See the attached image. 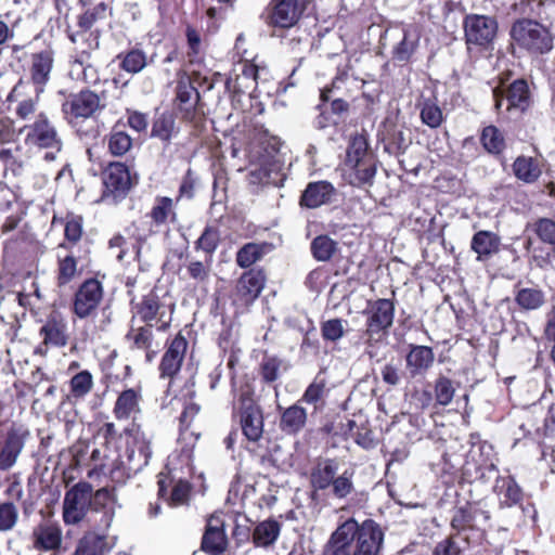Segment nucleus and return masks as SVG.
I'll use <instances>...</instances> for the list:
<instances>
[{"label": "nucleus", "instance_id": "nucleus-1", "mask_svg": "<svg viewBox=\"0 0 555 555\" xmlns=\"http://www.w3.org/2000/svg\"><path fill=\"white\" fill-rule=\"evenodd\" d=\"M385 531L374 519L343 521L331 533L322 555H383Z\"/></svg>", "mask_w": 555, "mask_h": 555}, {"label": "nucleus", "instance_id": "nucleus-2", "mask_svg": "<svg viewBox=\"0 0 555 555\" xmlns=\"http://www.w3.org/2000/svg\"><path fill=\"white\" fill-rule=\"evenodd\" d=\"M126 448L112 463H102L101 468L108 470L113 479L130 477L141 472L152 456L151 439L140 429L132 426L125 429Z\"/></svg>", "mask_w": 555, "mask_h": 555}, {"label": "nucleus", "instance_id": "nucleus-3", "mask_svg": "<svg viewBox=\"0 0 555 555\" xmlns=\"http://www.w3.org/2000/svg\"><path fill=\"white\" fill-rule=\"evenodd\" d=\"M513 42L532 55L548 53L554 48L555 35L550 27L528 18L516 21L511 28Z\"/></svg>", "mask_w": 555, "mask_h": 555}, {"label": "nucleus", "instance_id": "nucleus-4", "mask_svg": "<svg viewBox=\"0 0 555 555\" xmlns=\"http://www.w3.org/2000/svg\"><path fill=\"white\" fill-rule=\"evenodd\" d=\"M25 141L27 144L38 149L48 150L44 159L48 162L55 160L57 154L62 151L63 141L55 126L49 120L46 114L37 115L36 120L25 126Z\"/></svg>", "mask_w": 555, "mask_h": 555}, {"label": "nucleus", "instance_id": "nucleus-5", "mask_svg": "<svg viewBox=\"0 0 555 555\" xmlns=\"http://www.w3.org/2000/svg\"><path fill=\"white\" fill-rule=\"evenodd\" d=\"M92 492V486L85 481L66 491L63 500V520L66 525H77L86 517Z\"/></svg>", "mask_w": 555, "mask_h": 555}, {"label": "nucleus", "instance_id": "nucleus-6", "mask_svg": "<svg viewBox=\"0 0 555 555\" xmlns=\"http://www.w3.org/2000/svg\"><path fill=\"white\" fill-rule=\"evenodd\" d=\"M105 107L103 100L95 92L83 89L69 94L62 104V112L66 119H87L93 117Z\"/></svg>", "mask_w": 555, "mask_h": 555}, {"label": "nucleus", "instance_id": "nucleus-7", "mask_svg": "<svg viewBox=\"0 0 555 555\" xmlns=\"http://www.w3.org/2000/svg\"><path fill=\"white\" fill-rule=\"evenodd\" d=\"M104 295L103 286L96 279L86 280L76 291L73 299V312L79 319L96 315Z\"/></svg>", "mask_w": 555, "mask_h": 555}, {"label": "nucleus", "instance_id": "nucleus-8", "mask_svg": "<svg viewBox=\"0 0 555 555\" xmlns=\"http://www.w3.org/2000/svg\"><path fill=\"white\" fill-rule=\"evenodd\" d=\"M393 318L395 306L389 299H378L370 307L365 332L367 347H371L374 340L387 333L393 323Z\"/></svg>", "mask_w": 555, "mask_h": 555}, {"label": "nucleus", "instance_id": "nucleus-9", "mask_svg": "<svg viewBox=\"0 0 555 555\" xmlns=\"http://www.w3.org/2000/svg\"><path fill=\"white\" fill-rule=\"evenodd\" d=\"M87 48L77 50L70 64L69 75L77 80L88 85H96L100 81L99 72L91 64V54L99 48V33L91 34L86 39Z\"/></svg>", "mask_w": 555, "mask_h": 555}, {"label": "nucleus", "instance_id": "nucleus-10", "mask_svg": "<svg viewBox=\"0 0 555 555\" xmlns=\"http://www.w3.org/2000/svg\"><path fill=\"white\" fill-rule=\"evenodd\" d=\"M464 30L468 46L487 47L496 35L498 23L491 16L470 14L464 20Z\"/></svg>", "mask_w": 555, "mask_h": 555}, {"label": "nucleus", "instance_id": "nucleus-11", "mask_svg": "<svg viewBox=\"0 0 555 555\" xmlns=\"http://www.w3.org/2000/svg\"><path fill=\"white\" fill-rule=\"evenodd\" d=\"M54 50L51 47L34 52L29 56L28 73L37 94L43 92L49 82L54 64Z\"/></svg>", "mask_w": 555, "mask_h": 555}, {"label": "nucleus", "instance_id": "nucleus-12", "mask_svg": "<svg viewBox=\"0 0 555 555\" xmlns=\"http://www.w3.org/2000/svg\"><path fill=\"white\" fill-rule=\"evenodd\" d=\"M241 426L243 434L250 441H258L263 433L262 413L248 392L241 396Z\"/></svg>", "mask_w": 555, "mask_h": 555}, {"label": "nucleus", "instance_id": "nucleus-13", "mask_svg": "<svg viewBox=\"0 0 555 555\" xmlns=\"http://www.w3.org/2000/svg\"><path fill=\"white\" fill-rule=\"evenodd\" d=\"M104 195L113 196L114 201L122 198L131 186V178L128 168L121 163H112L103 172Z\"/></svg>", "mask_w": 555, "mask_h": 555}, {"label": "nucleus", "instance_id": "nucleus-14", "mask_svg": "<svg viewBox=\"0 0 555 555\" xmlns=\"http://www.w3.org/2000/svg\"><path fill=\"white\" fill-rule=\"evenodd\" d=\"M495 108L500 112L503 106L506 111L519 108L521 111L528 104V86L522 79L515 80L506 90L493 89Z\"/></svg>", "mask_w": 555, "mask_h": 555}, {"label": "nucleus", "instance_id": "nucleus-15", "mask_svg": "<svg viewBox=\"0 0 555 555\" xmlns=\"http://www.w3.org/2000/svg\"><path fill=\"white\" fill-rule=\"evenodd\" d=\"M490 519V513L477 504H465L453 511L451 527L456 532H463L479 527Z\"/></svg>", "mask_w": 555, "mask_h": 555}, {"label": "nucleus", "instance_id": "nucleus-16", "mask_svg": "<svg viewBox=\"0 0 555 555\" xmlns=\"http://www.w3.org/2000/svg\"><path fill=\"white\" fill-rule=\"evenodd\" d=\"M337 197L335 186L325 180L310 182L300 196V205L307 208H318L333 203Z\"/></svg>", "mask_w": 555, "mask_h": 555}, {"label": "nucleus", "instance_id": "nucleus-17", "mask_svg": "<svg viewBox=\"0 0 555 555\" xmlns=\"http://www.w3.org/2000/svg\"><path fill=\"white\" fill-rule=\"evenodd\" d=\"M33 546L37 551L54 552L60 550L63 541V531L60 525L42 522L34 528Z\"/></svg>", "mask_w": 555, "mask_h": 555}, {"label": "nucleus", "instance_id": "nucleus-18", "mask_svg": "<svg viewBox=\"0 0 555 555\" xmlns=\"http://www.w3.org/2000/svg\"><path fill=\"white\" fill-rule=\"evenodd\" d=\"M111 15L112 8L105 2L96 3L95 5L87 9L77 18V25L80 28L81 33L78 31L76 34H70L68 36L70 41L76 43L77 37L82 36V33L85 34L89 30H92L90 35H95L96 31L100 34V31L96 29V26L100 23L106 21Z\"/></svg>", "mask_w": 555, "mask_h": 555}, {"label": "nucleus", "instance_id": "nucleus-19", "mask_svg": "<svg viewBox=\"0 0 555 555\" xmlns=\"http://www.w3.org/2000/svg\"><path fill=\"white\" fill-rule=\"evenodd\" d=\"M186 348L188 340L182 335L171 340L159 365L162 377H172L180 371Z\"/></svg>", "mask_w": 555, "mask_h": 555}, {"label": "nucleus", "instance_id": "nucleus-20", "mask_svg": "<svg viewBox=\"0 0 555 555\" xmlns=\"http://www.w3.org/2000/svg\"><path fill=\"white\" fill-rule=\"evenodd\" d=\"M493 491L498 496L500 508L519 506L525 511L522 506L524 492L513 477H498L494 482Z\"/></svg>", "mask_w": 555, "mask_h": 555}, {"label": "nucleus", "instance_id": "nucleus-21", "mask_svg": "<svg viewBox=\"0 0 555 555\" xmlns=\"http://www.w3.org/2000/svg\"><path fill=\"white\" fill-rule=\"evenodd\" d=\"M141 392L129 388L119 393L114 404L113 414L118 421L134 420L140 413Z\"/></svg>", "mask_w": 555, "mask_h": 555}, {"label": "nucleus", "instance_id": "nucleus-22", "mask_svg": "<svg viewBox=\"0 0 555 555\" xmlns=\"http://www.w3.org/2000/svg\"><path fill=\"white\" fill-rule=\"evenodd\" d=\"M227 547V537L219 518L208 519L206 531L202 539V548L210 555H220Z\"/></svg>", "mask_w": 555, "mask_h": 555}, {"label": "nucleus", "instance_id": "nucleus-23", "mask_svg": "<svg viewBox=\"0 0 555 555\" xmlns=\"http://www.w3.org/2000/svg\"><path fill=\"white\" fill-rule=\"evenodd\" d=\"M501 238L498 234L481 230L473 235L470 248L477 254V260H489L500 251Z\"/></svg>", "mask_w": 555, "mask_h": 555}, {"label": "nucleus", "instance_id": "nucleus-24", "mask_svg": "<svg viewBox=\"0 0 555 555\" xmlns=\"http://www.w3.org/2000/svg\"><path fill=\"white\" fill-rule=\"evenodd\" d=\"M300 14L298 0H280L273 8L270 23L278 27L288 28L298 21Z\"/></svg>", "mask_w": 555, "mask_h": 555}, {"label": "nucleus", "instance_id": "nucleus-25", "mask_svg": "<svg viewBox=\"0 0 555 555\" xmlns=\"http://www.w3.org/2000/svg\"><path fill=\"white\" fill-rule=\"evenodd\" d=\"M40 335L46 345L64 347L67 344V323L62 318L51 317L40 328Z\"/></svg>", "mask_w": 555, "mask_h": 555}, {"label": "nucleus", "instance_id": "nucleus-26", "mask_svg": "<svg viewBox=\"0 0 555 555\" xmlns=\"http://www.w3.org/2000/svg\"><path fill=\"white\" fill-rule=\"evenodd\" d=\"M376 159L362 160L348 165L350 172L348 173V181L351 185L357 188L372 186L376 176Z\"/></svg>", "mask_w": 555, "mask_h": 555}, {"label": "nucleus", "instance_id": "nucleus-27", "mask_svg": "<svg viewBox=\"0 0 555 555\" xmlns=\"http://www.w3.org/2000/svg\"><path fill=\"white\" fill-rule=\"evenodd\" d=\"M199 100L197 89L191 83L188 76H183L178 80L176 89V101L179 109L184 112V117H189L195 108Z\"/></svg>", "mask_w": 555, "mask_h": 555}, {"label": "nucleus", "instance_id": "nucleus-28", "mask_svg": "<svg viewBox=\"0 0 555 555\" xmlns=\"http://www.w3.org/2000/svg\"><path fill=\"white\" fill-rule=\"evenodd\" d=\"M435 354L426 346H413L406 354V369L412 376L426 372L434 363Z\"/></svg>", "mask_w": 555, "mask_h": 555}, {"label": "nucleus", "instance_id": "nucleus-29", "mask_svg": "<svg viewBox=\"0 0 555 555\" xmlns=\"http://www.w3.org/2000/svg\"><path fill=\"white\" fill-rule=\"evenodd\" d=\"M266 278L262 271L259 270H249L240 278L237 283V292L245 299V301H250L256 299L263 286H264Z\"/></svg>", "mask_w": 555, "mask_h": 555}, {"label": "nucleus", "instance_id": "nucleus-30", "mask_svg": "<svg viewBox=\"0 0 555 555\" xmlns=\"http://www.w3.org/2000/svg\"><path fill=\"white\" fill-rule=\"evenodd\" d=\"M126 339L129 341L131 348L145 351L147 362L154 359L155 351L152 350L153 330L151 324L139 327L132 326L126 335Z\"/></svg>", "mask_w": 555, "mask_h": 555}, {"label": "nucleus", "instance_id": "nucleus-31", "mask_svg": "<svg viewBox=\"0 0 555 555\" xmlns=\"http://www.w3.org/2000/svg\"><path fill=\"white\" fill-rule=\"evenodd\" d=\"M281 165L270 158H266L262 163L250 170L249 181L253 184H274L276 185L282 179L280 178Z\"/></svg>", "mask_w": 555, "mask_h": 555}, {"label": "nucleus", "instance_id": "nucleus-32", "mask_svg": "<svg viewBox=\"0 0 555 555\" xmlns=\"http://www.w3.org/2000/svg\"><path fill=\"white\" fill-rule=\"evenodd\" d=\"M307 412L299 404H293L281 413L280 428L282 431L293 435L299 433L306 425Z\"/></svg>", "mask_w": 555, "mask_h": 555}, {"label": "nucleus", "instance_id": "nucleus-33", "mask_svg": "<svg viewBox=\"0 0 555 555\" xmlns=\"http://www.w3.org/2000/svg\"><path fill=\"white\" fill-rule=\"evenodd\" d=\"M22 449L23 442L21 438L14 433L8 434L5 439L2 442L0 441V469L7 470L11 468L15 464Z\"/></svg>", "mask_w": 555, "mask_h": 555}, {"label": "nucleus", "instance_id": "nucleus-34", "mask_svg": "<svg viewBox=\"0 0 555 555\" xmlns=\"http://www.w3.org/2000/svg\"><path fill=\"white\" fill-rule=\"evenodd\" d=\"M160 308L158 296L151 291L149 294L144 295L139 302L133 305L134 315L132 321L134 322L138 318L142 322L150 324V322L157 319Z\"/></svg>", "mask_w": 555, "mask_h": 555}, {"label": "nucleus", "instance_id": "nucleus-35", "mask_svg": "<svg viewBox=\"0 0 555 555\" xmlns=\"http://www.w3.org/2000/svg\"><path fill=\"white\" fill-rule=\"evenodd\" d=\"M337 463L334 460L319 462L311 472V485L317 490H325L337 474Z\"/></svg>", "mask_w": 555, "mask_h": 555}, {"label": "nucleus", "instance_id": "nucleus-36", "mask_svg": "<svg viewBox=\"0 0 555 555\" xmlns=\"http://www.w3.org/2000/svg\"><path fill=\"white\" fill-rule=\"evenodd\" d=\"M281 532L279 521L268 519L259 522L253 531V542L258 547H268L278 540Z\"/></svg>", "mask_w": 555, "mask_h": 555}, {"label": "nucleus", "instance_id": "nucleus-37", "mask_svg": "<svg viewBox=\"0 0 555 555\" xmlns=\"http://www.w3.org/2000/svg\"><path fill=\"white\" fill-rule=\"evenodd\" d=\"M515 177L525 183H534L541 176L542 170L535 158L518 156L513 164Z\"/></svg>", "mask_w": 555, "mask_h": 555}, {"label": "nucleus", "instance_id": "nucleus-38", "mask_svg": "<svg viewBox=\"0 0 555 555\" xmlns=\"http://www.w3.org/2000/svg\"><path fill=\"white\" fill-rule=\"evenodd\" d=\"M515 302L522 310H538L545 304V293L538 286L521 287L515 292Z\"/></svg>", "mask_w": 555, "mask_h": 555}, {"label": "nucleus", "instance_id": "nucleus-39", "mask_svg": "<svg viewBox=\"0 0 555 555\" xmlns=\"http://www.w3.org/2000/svg\"><path fill=\"white\" fill-rule=\"evenodd\" d=\"M0 160L7 171H11L13 176H18L23 171L27 157L21 145L13 144L0 150Z\"/></svg>", "mask_w": 555, "mask_h": 555}, {"label": "nucleus", "instance_id": "nucleus-40", "mask_svg": "<svg viewBox=\"0 0 555 555\" xmlns=\"http://www.w3.org/2000/svg\"><path fill=\"white\" fill-rule=\"evenodd\" d=\"M115 495L112 490H108L107 488H102L95 491V493L91 494V503L90 506L94 511H103L104 513V522L105 526L108 527L114 514H115Z\"/></svg>", "mask_w": 555, "mask_h": 555}, {"label": "nucleus", "instance_id": "nucleus-41", "mask_svg": "<svg viewBox=\"0 0 555 555\" xmlns=\"http://www.w3.org/2000/svg\"><path fill=\"white\" fill-rule=\"evenodd\" d=\"M268 250V244L247 243L237 250L236 263L243 269L249 268L261 260Z\"/></svg>", "mask_w": 555, "mask_h": 555}, {"label": "nucleus", "instance_id": "nucleus-42", "mask_svg": "<svg viewBox=\"0 0 555 555\" xmlns=\"http://www.w3.org/2000/svg\"><path fill=\"white\" fill-rule=\"evenodd\" d=\"M117 57L120 60V68L129 74H138L142 72L149 63L153 62V57L149 60L145 52L140 49H131L124 54H119Z\"/></svg>", "mask_w": 555, "mask_h": 555}, {"label": "nucleus", "instance_id": "nucleus-43", "mask_svg": "<svg viewBox=\"0 0 555 555\" xmlns=\"http://www.w3.org/2000/svg\"><path fill=\"white\" fill-rule=\"evenodd\" d=\"M93 388V376L87 371H80L75 374L69 380V393L67 398L69 400H81L83 399Z\"/></svg>", "mask_w": 555, "mask_h": 555}, {"label": "nucleus", "instance_id": "nucleus-44", "mask_svg": "<svg viewBox=\"0 0 555 555\" xmlns=\"http://www.w3.org/2000/svg\"><path fill=\"white\" fill-rule=\"evenodd\" d=\"M104 550V538L93 532H88L78 540L72 555H103Z\"/></svg>", "mask_w": 555, "mask_h": 555}, {"label": "nucleus", "instance_id": "nucleus-45", "mask_svg": "<svg viewBox=\"0 0 555 555\" xmlns=\"http://www.w3.org/2000/svg\"><path fill=\"white\" fill-rule=\"evenodd\" d=\"M337 250V242L327 235H319L311 242V253L318 261H328Z\"/></svg>", "mask_w": 555, "mask_h": 555}, {"label": "nucleus", "instance_id": "nucleus-46", "mask_svg": "<svg viewBox=\"0 0 555 555\" xmlns=\"http://www.w3.org/2000/svg\"><path fill=\"white\" fill-rule=\"evenodd\" d=\"M369 144L363 135H356L350 141L348 151H347V159L346 165L360 163L362 160L375 159L372 153L367 151Z\"/></svg>", "mask_w": 555, "mask_h": 555}, {"label": "nucleus", "instance_id": "nucleus-47", "mask_svg": "<svg viewBox=\"0 0 555 555\" xmlns=\"http://www.w3.org/2000/svg\"><path fill=\"white\" fill-rule=\"evenodd\" d=\"M176 132V120L171 114H162L153 122L151 135L168 142Z\"/></svg>", "mask_w": 555, "mask_h": 555}, {"label": "nucleus", "instance_id": "nucleus-48", "mask_svg": "<svg viewBox=\"0 0 555 555\" xmlns=\"http://www.w3.org/2000/svg\"><path fill=\"white\" fill-rule=\"evenodd\" d=\"M77 258L73 254L66 255L64 257H59V267H57V285L64 286L68 284L77 274Z\"/></svg>", "mask_w": 555, "mask_h": 555}, {"label": "nucleus", "instance_id": "nucleus-49", "mask_svg": "<svg viewBox=\"0 0 555 555\" xmlns=\"http://www.w3.org/2000/svg\"><path fill=\"white\" fill-rule=\"evenodd\" d=\"M421 119L429 128H438L443 121V114L439 105L427 99L421 106Z\"/></svg>", "mask_w": 555, "mask_h": 555}, {"label": "nucleus", "instance_id": "nucleus-50", "mask_svg": "<svg viewBox=\"0 0 555 555\" xmlns=\"http://www.w3.org/2000/svg\"><path fill=\"white\" fill-rule=\"evenodd\" d=\"M348 321L339 318L330 319L322 323L321 333L324 340L337 341L347 332Z\"/></svg>", "mask_w": 555, "mask_h": 555}, {"label": "nucleus", "instance_id": "nucleus-51", "mask_svg": "<svg viewBox=\"0 0 555 555\" xmlns=\"http://www.w3.org/2000/svg\"><path fill=\"white\" fill-rule=\"evenodd\" d=\"M132 145V140L125 131L113 130L108 137L107 147L114 156L125 155Z\"/></svg>", "mask_w": 555, "mask_h": 555}, {"label": "nucleus", "instance_id": "nucleus-52", "mask_svg": "<svg viewBox=\"0 0 555 555\" xmlns=\"http://www.w3.org/2000/svg\"><path fill=\"white\" fill-rule=\"evenodd\" d=\"M481 142L483 147L493 154L500 153L504 147V138L500 130L494 126L483 128L481 133Z\"/></svg>", "mask_w": 555, "mask_h": 555}, {"label": "nucleus", "instance_id": "nucleus-53", "mask_svg": "<svg viewBox=\"0 0 555 555\" xmlns=\"http://www.w3.org/2000/svg\"><path fill=\"white\" fill-rule=\"evenodd\" d=\"M434 390L437 404L442 406L451 403L455 392L453 382L446 376L436 379Z\"/></svg>", "mask_w": 555, "mask_h": 555}, {"label": "nucleus", "instance_id": "nucleus-54", "mask_svg": "<svg viewBox=\"0 0 555 555\" xmlns=\"http://www.w3.org/2000/svg\"><path fill=\"white\" fill-rule=\"evenodd\" d=\"M220 235L218 230L212 227H206L202 235L195 242V247L211 257L218 247Z\"/></svg>", "mask_w": 555, "mask_h": 555}, {"label": "nucleus", "instance_id": "nucleus-55", "mask_svg": "<svg viewBox=\"0 0 555 555\" xmlns=\"http://www.w3.org/2000/svg\"><path fill=\"white\" fill-rule=\"evenodd\" d=\"M417 44V36L412 35L411 30H404L403 38L400 43L393 49V57L398 62L408 61Z\"/></svg>", "mask_w": 555, "mask_h": 555}, {"label": "nucleus", "instance_id": "nucleus-56", "mask_svg": "<svg viewBox=\"0 0 555 555\" xmlns=\"http://www.w3.org/2000/svg\"><path fill=\"white\" fill-rule=\"evenodd\" d=\"M18 509L11 502L0 503V532L11 531L17 524Z\"/></svg>", "mask_w": 555, "mask_h": 555}, {"label": "nucleus", "instance_id": "nucleus-57", "mask_svg": "<svg viewBox=\"0 0 555 555\" xmlns=\"http://www.w3.org/2000/svg\"><path fill=\"white\" fill-rule=\"evenodd\" d=\"M352 476V472L345 470L340 476L334 477L331 486L335 498L344 499L353 491Z\"/></svg>", "mask_w": 555, "mask_h": 555}, {"label": "nucleus", "instance_id": "nucleus-58", "mask_svg": "<svg viewBox=\"0 0 555 555\" xmlns=\"http://www.w3.org/2000/svg\"><path fill=\"white\" fill-rule=\"evenodd\" d=\"M189 276L196 281L198 284H204L209 281L210 278V260L202 262L198 260H191L186 266Z\"/></svg>", "mask_w": 555, "mask_h": 555}, {"label": "nucleus", "instance_id": "nucleus-59", "mask_svg": "<svg viewBox=\"0 0 555 555\" xmlns=\"http://www.w3.org/2000/svg\"><path fill=\"white\" fill-rule=\"evenodd\" d=\"M33 383L35 393H41L44 398L55 396L56 386L49 380L40 369L33 373Z\"/></svg>", "mask_w": 555, "mask_h": 555}, {"label": "nucleus", "instance_id": "nucleus-60", "mask_svg": "<svg viewBox=\"0 0 555 555\" xmlns=\"http://www.w3.org/2000/svg\"><path fill=\"white\" fill-rule=\"evenodd\" d=\"M534 231L543 243L555 246V221L541 218L535 222Z\"/></svg>", "mask_w": 555, "mask_h": 555}, {"label": "nucleus", "instance_id": "nucleus-61", "mask_svg": "<svg viewBox=\"0 0 555 555\" xmlns=\"http://www.w3.org/2000/svg\"><path fill=\"white\" fill-rule=\"evenodd\" d=\"M172 199L169 197H159L151 211V217L155 223L160 224L166 222L169 215L172 214Z\"/></svg>", "mask_w": 555, "mask_h": 555}, {"label": "nucleus", "instance_id": "nucleus-62", "mask_svg": "<svg viewBox=\"0 0 555 555\" xmlns=\"http://www.w3.org/2000/svg\"><path fill=\"white\" fill-rule=\"evenodd\" d=\"M282 361L276 357L266 356L261 362V376L267 383L276 380L280 376Z\"/></svg>", "mask_w": 555, "mask_h": 555}, {"label": "nucleus", "instance_id": "nucleus-63", "mask_svg": "<svg viewBox=\"0 0 555 555\" xmlns=\"http://www.w3.org/2000/svg\"><path fill=\"white\" fill-rule=\"evenodd\" d=\"M191 492V485L182 479L175 482L170 495L169 504L171 506H180L188 503Z\"/></svg>", "mask_w": 555, "mask_h": 555}, {"label": "nucleus", "instance_id": "nucleus-64", "mask_svg": "<svg viewBox=\"0 0 555 555\" xmlns=\"http://www.w3.org/2000/svg\"><path fill=\"white\" fill-rule=\"evenodd\" d=\"M325 389V382L315 378L306 389L301 397V401L310 404L317 403L323 396Z\"/></svg>", "mask_w": 555, "mask_h": 555}]
</instances>
